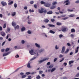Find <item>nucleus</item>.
I'll list each match as a JSON object with an SVG mask.
<instances>
[{
  "label": "nucleus",
  "instance_id": "1",
  "mask_svg": "<svg viewBox=\"0 0 79 79\" xmlns=\"http://www.w3.org/2000/svg\"><path fill=\"white\" fill-rule=\"evenodd\" d=\"M68 30V28L66 27H64L61 29L62 31L63 32H66Z\"/></svg>",
  "mask_w": 79,
  "mask_h": 79
},
{
  "label": "nucleus",
  "instance_id": "2",
  "mask_svg": "<svg viewBox=\"0 0 79 79\" xmlns=\"http://www.w3.org/2000/svg\"><path fill=\"white\" fill-rule=\"evenodd\" d=\"M29 53L30 55H35V52H34V50L32 49L31 51H29Z\"/></svg>",
  "mask_w": 79,
  "mask_h": 79
},
{
  "label": "nucleus",
  "instance_id": "3",
  "mask_svg": "<svg viewBox=\"0 0 79 79\" xmlns=\"http://www.w3.org/2000/svg\"><path fill=\"white\" fill-rule=\"evenodd\" d=\"M43 10H44V8H41L40 9H39L38 10V11L40 13H44Z\"/></svg>",
  "mask_w": 79,
  "mask_h": 79
},
{
  "label": "nucleus",
  "instance_id": "4",
  "mask_svg": "<svg viewBox=\"0 0 79 79\" xmlns=\"http://www.w3.org/2000/svg\"><path fill=\"white\" fill-rule=\"evenodd\" d=\"M8 2H9L8 3V5H11L13 3V1H11V0H9Z\"/></svg>",
  "mask_w": 79,
  "mask_h": 79
},
{
  "label": "nucleus",
  "instance_id": "5",
  "mask_svg": "<svg viewBox=\"0 0 79 79\" xmlns=\"http://www.w3.org/2000/svg\"><path fill=\"white\" fill-rule=\"evenodd\" d=\"M64 51H65V47L63 46L62 47V50L61 51V53H63L64 52Z\"/></svg>",
  "mask_w": 79,
  "mask_h": 79
},
{
  "label": "nucleus",
  "instance_id": "6",
  "mask_svg": "<svg viewBox=\"0 0 79 79\" xmlns=\"http://www.w3.org/2000/svg\"><path fill=\"white\" fill-rule=\"evenodd\" d=\"M1 35L2 36H3V37H5V36L6 35L4 31H1Z\"/></svg>",
  "mask_w": 79,
  "mask_h": 79
},
{
  "label": "nucleus",
  "instance_id": "7",
  "mask_svg": "<svg viewBox=\"0 0 79 79\" xmlns=\"http://www.w3.org/2000/svg\"><path fill=\"white\" fill-rule=\"evenodd\" d=\"M10 53H11V52H9L7 53L3 54V56H7V55H8L9 54H10Z\"/></svg>",
  "mask_w": 79,
  "mask_h": 79
},
{
  "label": "nucleus",
  "instance_id": "8",
  "mask_svg": "<svg viewBox=\"0 0 79 79\" xmlns=\"http://www.w3.org/2000/svg\"><path fill=\"white\" fill-rule=\"evenodd\" d=\"M66 3L65 5H69L70 4V2L69 1V0H67L64 2V3Z\"/></svg>",
  "mask_w": 79,
  "mask_h": 79
},
{
  "label": "nucleus",
  "instance_id": "9",
  "mask_svg": "<svg viewBox=\"0 0 79 79\" xmlns=\"http://www.w3.org/2000/svg\"><path fill=\"white\" fill-rule=\"evenodd\" d=\"M35 45L36 47H37L38 48H40V44H38L37 43H35Z\"/></svg>",
  "mask_w": 79,
  "mask_h": 79
},
{
  "label": "nucleus",
  "instance_id": "10",
  "mask_svg": "<svg viewBox=\"0 0 79 79\" xmlns=\"http://www.w3.org/2000/svg\"><path fill=\"white\" fill-rule=\"evenodd\" d=\"M31 64L30 63H28L27 64V67L28 68H31V66L30 65Z\"/></svg>",
  "mask_w": 79,
  "mask_h": 79
},
{
  "label": "nucleus",
  "instance_id": "11",
  "mask_svg": "<svg viewBox=\"0 0 79 79\" xmlns=\"http://www.w3.org/2000/svg\"><path fill=\"white\" fill-rule=\"evenodd\" d=\"M1 4H2L3 6H5V5H6V3L5 2H1Z\"/></svg>",
  "mask_w": 79,
  "mask_h": 79
},
{
  "label": "nucleus",
  "instance_id": "12",
  "mask_svg": "<svg viewBox=\"0 0 79 79\" xmlns=\"http://www.w3.org/2000/svg\"><path fill=\"white\" fill-rule=\"evenodd\" d=\"M48 26L49 27H55V25L52 24H48Z\"/></svg>",
  "mask_w": 79,
  "mask_h": 79
},
{
  "label": "nucleus",
  "instance_id": "13",
  "mask_svg": "<svg viewBox=\"0 0 79 79\" xmlns=\"http://www.w3.org/2000/svg\"><path fill=\"white\" fill-rule=\"evenodd\" d=\"M44 6H46V7H49V6H50V4L49 3L45 4Z\"/></svg>",
  "mask_w": 79,
  "mask_h": 79
},
{
  "label": "nucleus",
  "instance_id": "14",
  "mask_svg": "<svg viewBox=\"0 0 79 79\" xmlns=\"http://www.w3.org/2000/svg\"><path fill=\"white\" fill-rule=\"evenodd\" d=\"M44 49H40V50L39 51V53H42V52H44Z\"/></svg>",
  "mask_w": 79,
  "mask_h": 79
},
{
  "label": "nucleus",
  "instance_id": "15",
  "mask_svg": "<svg viewBox=\"0 0 79 79\" xmlns=\"http://www.w3.org/2000/svg\"><path fill=\"white\" fill-rule=\"evenodd\" d=\"M74 63V61L73 60L70 61L69 62V65H71V64H72V63Z\"/></svg>",
  "mask_w": 79,
  "mask_h": 79
},
{
  "label": "nucleus",
  "instance_id": "16",
  "mask_svg": "<svg viewBox=\"0 0 79 79\" xmlns=\"http://www.w3.org/2000/svg\"><path fill=\"white\" fill-rule=\"evenodd\" d=\"M56 70V68H52L51 69V73H52V72H53V71H54Z\"/></svg>",
  "mask_w": 79,
  "mask_h": 79
},
{
  "label": "nucleus",
  "instance_id": "17",
  "mask_svg": "<svg viewBox=\"0 0 79 79\" xmlns=\"http://www.w3.org/2000/svg\"><path fill=\"white\" fill-rule=\"evenodd\" d=\"M49 32H50V33H51V34H55V31H53L52 30H50L49 31Z\"/></svg>",
  "mask_w": 79,
  "mask_h": 79
},
{
  "label": "nucleus",
  "instance_id": "18",
  "mask_svg": "<svg viewBox=\"0 0 79 79\" xmlns=\"http://www.w3.org/2000/svg\"><path fill=\"white\" fill-rule=\"evenodd\" d=\"M12 25L13 26H15L16 25V23L15 22H12Z\"/></svg>",
  "mask_w": 79,
  "mask_h": 79
},
{
  "label": "nucleus",
  "instance_id": "19",
  "mask_svg": "<svg viewBox=\"0 0 79 79\" xmlns=\"http://www.w3.org/2000/svg\"><path fill=\"white\" fill-rule=\"evenodd\" d=\"M69 52V49H67L64 52L65 54H67Z\"/></svg>",
  "mask_w": 79,
  "mask_h": 79
},
{
  "label": "nucleus",
  "instance_id": "20",
  "mask_svg": "<svg viewBox=\"0 0 79 79\" xmlns=\"http://www.w3.org/2000/svg\"><path fill=\"white\" fill-rule=\"evenodd\" d=\"M35 58H37V57H34L30 59V61H32V60H34L35 59Z\"/></svg>",
  "mask_w": 79,
  "mask_h": 79
},
{
  "label": "nucleus",
  "instance_id": "21",
  "mask_svg": "<svg viewBox=\"0 0 79 79\" xmlns=\"http://www.w3.org/2000/svg\"><path fill=\"white\" fill-rule=\"evenodd\" d=\"M56 8V6H53L52 7H50L51 9H54V8Z\"/></svg>",
  "mask_w": 79,
  "mask_h": 79
},
{
  "label": "nucleus",
  "instance_id": "22",
  "mask_svg": "<svg viewBox=\"0 0 79 79\" xmlns=\"http://www.w3.org/2000/svg\"><path fill=\"white\" fill-rule=\"evenodd\" d=\"M17 29H19V26L17 25L15 27V29L16 30Z\"/></svg>",
  "mask_w": 79,
  "mask_h": 79
},
{
  "label": "nucleus",
  "instance_id": "23",
  "mask_svg": "<svg viewBox=\"0 0 79 79\" xmlns=\"http://www.w3.org/2000/svg\"><path fill=\"white\" fill-rule=\"evenodd\" d=\"M71 32H75V29L74 28H73L71 29Z\"/></svg>",
  "mask_w": 79,
  "mask_h": 79
},
{
  "label": "nucleus",
  "instance_id": "24",
  "mask_svg": "<svg viewBox=\"0 0 79 79\" xmlns=\"http://www.w3.org/2000/svg\"><path fill=\"white\" fill-rule=\"evenodd\" d=\"M48 21H49V20H48V19H44V22L45 23H48Z\"/></svg>",
  "mask_w": 79,
  "mask_h": 79
},
{
  "label": "nucleus",
  "instance_id": "25",
  "mask_svg": "<svg viewBox=\"0 0 79 79\" xmlns=\"http://www.w3.org/2000/svg\"><path fill=\"white\" fill-rule=\"evenodd\" d=\"M16 15V12H14L13 13H12V15L13 16H15Z\"/></svg>",
  "mask_w": 79,
  "mask_h": 79
},
{
  "label": "nucleus",
  "instance_id": "26",
  "mask_svg": "<svg viewBox=\"0 0 79 79\" xmlns=\"http://www.w3.org/2000/svg\"><path fill=\"white\" fill-rule=\"evenodd\" d=\"M9 50H10V48H7L5 50V52H8V51Z\"/></svg>",
  "mask_w": 79,
  "mask_h": 79
},
{
  "label": "nucleus",
  "instance_id": "27",
  "mask_svg": "<svg viewBox=\"0 0 79 79\" xmlns=\"http://www.w3.org/2000/svg\"><path fill=\"white\" fill-rule=\"evenodd\" d=\"M69 17H74V14H71L69 15Z\"/></svg>",
  "mask_w": 79,
  "mask_h": 79
},
{
  "label": "nucleus",
  "instance_id": "28",
  "mask_svg": "<svg viewBox=\"0 0 79 79\" xmlns=\"http://www.w3.org/2000/svg\"><path fill=\"white\" fill-rule=\"evenodd\" d=\"M61 25V23H60V22H57L56 23V25L57 26H60V25Z\"/></svg>",
  "mask_w": 79,
  "mask_h": 79
},
{
  "label": "nucleus",
  "instance_id": "29",
  "mask_svg": "<svg viewBox=\"0 0 79 79\" xmlns=\"http://www.w3.org/2000/svg\"><path fill=\"white\" fill-rule=\"evenodd\" d=\"M40 3L41 4H44V6H45V4H46L45 2H44L43 1H41Z\"/></svg>",
  "mask_w": 79,
  "mask_h": 79
},
{
  "label": "nucleus",
  "instance_id": "30",
  "mask_svg": "<svg viewBox=\"0 0 79 79\" xmlns=\"http://www.w3.org/2000/svg\"><path fill=\"white\" fill-rule=\"evenodd\" d=\"M25 30H26V28L24 27H23L21 29L22 31H25Z\"/></svg>",
  "mask_w": 79,
  "mask_h": 79
},
{
  "label": "nucleus",
  "instance_id": "31",
  "mask_svg": "<svg viewBox=\"0 0 79 79\" xmlns=\"http://www.w3.org/2000/svg\"><path fill=\"white\" fill-rule=\"evenodd\" d=\"M68 11L69 12H73V10H70V9H68Z\"/></svg>",
  "mask_w": 79,
  "mask_h": 79
},
{
  "label": "nucleus",
  "instance_id": "32",
  "mask_svg": "<svg viewBox=\"0 0 79 79\" xmlns=\"http://www.w3.org/2000/svg\"><path fill=\"white\" fill-rule=\"evenodd\" d=\"M6 23H5L3 25V28L4 29H5L6 28Z\"/></svg>",
  "mask_w": 79,
  "mask_h": 79
},
{
  "label": "nucleus",
  "instance_id": "33",
  "mask_svg": "<svg viewBox=\"0 0 79 79\" xmlns=\"http://www.w3.org/2000/svg\"><path fill=\"white\" fill-rule=\"evenodd\" d=\"M39 73L40 74H42V73H43V71L40 70L39 71Z\"/></svg>",
  "mask_w": 79,
  "mask_h": 79
},
{
  "label": "nucleus",
  "instance_id": "34",
  "mask_svg": "<svg viewBox=\"0 0 79 79\" xmlns=\"http://www.w3.org/2000/svg\"><path fill=\"white\" fill-rule=\"evenodd\" d=\"M47 14H52L53 12L52 11H49L47 13Z\"/></svg>",
  "mask_w": 79,
  "mask_h": 79
},
{
  "label": "nucleus",
  "instance_id": "35",
  "mask_svg": "<svg viewBox=\"0 0 79 79\" xmlns=\"http://www.w3.org/2000/svg\"><path fill=\"white\" fill-rule=\"evenodd\" d=\"M36 73L37 72L36 71L33 72L31 73V74L32 75H33L34 74H36Z\"/></svg>",
  "mask_w": 79,
  "mask_h": 79
},
{
  "label": "nucleus",
  "instance_id": "36",
  "mask_svg": "<svg viewBox=\"0 0 79 79\" xmlns=\"http://www.w3.org/2000/svg\"><path fill=\"white\" fill-rule=\"evenodd\" d=\"M36 79H39L40 78V77L39 76V75H38L37 77H36Z\"/></svg>",
  "mask_w": 79,
  "mask_h": 79
},
{
  "label": "nucleus",
  "instance_id": "37",
  "mask_svg": "<svg viewBox=\"0 0 79 79\" xmlns=\"http://www.w3.org/2000/svg\"><path fill=\"white\" fill-rule=\"evenodd\" d=\"M55 48L56 49V50H58V49L59 48L57 45H56L55 47Z\"/></svg>",
  "mask_w": 79,
  "mask_h": 79
},
{
  "label": "nucleus",
  "instance_id": "38",
  "mask_svg": "<svg viewBox=\"0 0 79 79\" xmlns=\"http://www.w3.org/2000/svg\"><path fill=\"white\" fill-rule=\"evenodd\" d=\"M48 59H49V58L47 57V58H45L43 59V60H44V61H46V60H48Z\"/></svg>",
  "mask_w": 79,
  "mask_h": 79
},
{
  "label": "nucleus",
  "instance_id": "39",
  "mask_svg": "<svg viewBox=\"0 0 79 79\" xmlns=\"http://www.w3.org/2000/svg\"><path fill=\"white\" fill-rule=\"evenodd\" d=\"M64 56L63 55H62L61 54H60L59 56V58H62V57H63V56Z\"/></svg>",
  "mask_w": 79,
  "mask_h": 79
},
{
  "label": "nucleus",
  "instance_id": "40",
  "mask_svg": "<svg viewBox=\"0 0 79 79\" xmlns=\"http://www.w3.org/2000/svg\"><path fill=\"white\" fill-rule=\"evenodd\" d=\"M57 3V2H53L52 3V5H56Z\"/></svg>",
  "mask_w": 79,
  "mask_h": 79
},
{
  "label": "nucleus",
  "instance_id": "41",
  "mask_svg": "<svg viewBox=\"0 0 79 79\" xmlns=\"http://www.w3.org/2000/svg\"><path fill=\"white\" fill-rule=\"evenodd\" d=\"M21 43L22 44H24L25 43V41L24 40H22Z\"/></svg>",
  "mask_w": 79,
  "mask_h": 79
},
{
  "label": "nucleus",
  "instance_id": "42",
  "mask_svg": "<svg viewBox=\"0 0 79 79\" xmlns=\"http://www.w3.org/2000/svg\"><path fill=\"white\" fill-rule=\"evenodd\" d=\"M14 7L15 8H16L17 7V4L16 3H15L14 4Z\"/></svg>",
  "mask_w": 79,
  "mask_h": 79
},
{
  "label": "nucleus",
  "instance_id": "43",
  "mask_svg": "<svg viewBox=\"0 0 79 79\" xmlns=\"http://www.w3.org/2000/svg\"><path fill=\"white\" fill-rule=\"evenodd\" d=\"M27 76L26 75H24L22 76V78H24L25 77H26Z\"/></svg>",
  "mask_w": 79,
  "mask_h": 79
},
{
  "label": "nucleus",
  "instance_id": "44",
  "mask_svg": "<svg viewBox=\"0 0 79 79\" xmlns=\"http://www.w3.org/2000/svg\"><path fill=\"white\" fill-rule=\"evenodd\" d=\"M26 74H27V75H29V74H31V73L27 72L26 73Z\"/></svg>",
  "mask_w": 79,
  "mask_h": 79
},
{
  "label": "nucleus",
  "instance_id": "45",
  "mask_svg": "<svg viewBox=\"0 0 79 79\" xmlns=\"http://www.w3.org/2000/svg\"><path fill=\"white\" fill-rule=\"evenodd\" d=\"M44 59L40 60L39 62L40 63H42V62H44Z\"/></svg>",
  "mask_w": 79,
  "mask_h": 79
},
{
  "label": "nucleus",
  "instance_id": "46",
  "mask_svg": "<svg viewBox=\"0 0 79 79\" xmlns=\"http://www.w3.org/2000/svg\"><path fill=\"white\" fill-rule=\"evenodd\" d=\"M59 37L60 38V39H61L62 37H63V35L61 34L59 35Z\"/></svg>",
  "mask_w": 79,
  "mask_h": 79
},
{
  "label": "nucleus",
  "instance_id": "47",
  "mask_svg": "<svg viewBox=\"0 0 79 79\" xmlns=\"http://www.w3.org/2000/svg\"><path fill=\"white\" fill-rule=\"evenodd\" d=\"M53 65H50L49 66V68H53Z\"/></svg>",
  "mask_w": 79,
  "mask_h": 79
},
{
  "label": "nucleus",
  "instance_id": "48",
  "mask_svg": "<svg viewBox=\"0 0 79 79\" xmlns=\"http://www.w3.org/2000/svg\"><path fill=\"white\" fill-rule=\"evenodd\" d=\"M27 33L28 34H31V31L29 30L27 31Z\"/></svg>",
  "mask_w": 79,
  "mask_h": 79
},
{
  "label": "nucleus",
  "instance_id": "49",
  "mask_svg": "<svg viewBox=\"0 0 79 79\" xmlns=\"http://www.w3.org/2000/svg\"><path fill=\"white\" fill-rule=\"evenodd\" d=\"M24 10H27V7L26 6H25L24 7Z\"/></svg>",
  "mask_w": 79,
  "mask_h": 79
},
{
  "label": "nucleus",
  "instance_id": "50",
  "mask_svg": "<svg viewBox=\"0 0 79 79\" xmlns=\"http://www.w3.org/2000/svg\"><path fill=\"white\" fill-rule=\"evenodd\" d=\"M67 45L69 46V47H71V44L69 43H67Z\"/></svg>",
  "mask_w": 79,
  "mask_h": 79
},
{
  "label": "nucleus",
  "instance_id": "51",
  "mask_svg": "<svg viewBox=\"0 0 79 79\" xmlns=\"http://www.w3.org/2000/svg\"><path fill=\"white\" fill-rule=\"evenodd\" d=\"M34 7L35 8H37V5L36 4H35L34 5Z\"/></svg>",
  "mask_w": 79,
  "mask_h": 79
},
{
  "label": "nucleus",
  "instance_id": "52",
  "mask_svg": "<svg viewBox=\"0 0 79 79\" xmlns=\"http://www.w3.org/2000/svg\"><path fill=\"white\" fill-rule=\"evenodd\" d=\"M68 18L66 17H65L64 18L62 19H64V20H65V19H68Z\"/></svg>",
  "mask_w": 79,
  "mask_h": 79
},
{
  "label": "nucleus",
  "instance_id": "53",
  "mask_svg": "<svg viewBox=\"0 0 79 79\" xmlns=\"http://www.w3.org/2000/svg\"><path fill=\"white\" fill-rule=\"evenodd\" d=\"M64 58H62V59L61 60H60V62H61L62 61H63V60H64Z\"/></svg>",
  "mask_w": 79,
  "mask_h": 79
},
{
  "label": "nucleus",
  "instance_id": "54",
  "mask_svg": "<svg viewBox=\"0 0 79 79\" xmlns=\"http://www.w3.org/2000/svg\"><path fill=\"white\" fill-rule=\"evenodd\" d=\"M28 78L26 79H31V76H29L28 77Z\"/></svg>",
  "mask_w": 79,
  "mask_h": 79
},
{
  "label": "nucleus",
  "instance_id": "55",
  "mask_svg": "<svg viewBox=\"0 0 79 79\" xmlns=\"http://www.w3.org/2000/svg\"><path fill=\"white\" fill-rule=\"evenodd\" d=\"M76 3H79V0L76 1L75 2Z\"/></svg>",
  "mask_w": 79,
  "mask_h": 79
},
{
  "label": "nucleus",
  "instance_id": "56",
  "mask_svg": "<svg viewBox=\"0 0 79 79\" xmlns=\"http://www.w3.org/2000/svg\"><path fill=\"white\" fill-rule=\"evenodd\" d=\"M30 4H33L34 3V1H32L30 2Z\"/></svg>",
  "mask_w": 79,
  "mask_h": 79
},
{
  "label": "nucleus",
  "instance_id": "57",
  "mask_svg": "<svg viewBox=\"0 0 79 79\" xmlns=\"http://www.w3.org/2000/svg\"><path fill=\"white\" fill-rule=\"evenodd\" d=\"M51 21L52 22H54V21H55V19H51Z\"/></svg>",
  "mask_w": 79,
  "mask_h": 79
},
{
  "label": "nucleus",
  "instance_id": "58",
  "mask_svg": "<svg viewBox=\"0 0 79 79\" xmlns=\"http://www.w3.org/2000/svg\"><path fill=\"white\" fill-rule=\"evenodd\" d=\"M76 77H79V73H78L76 76Z\"/></svg>",
  "mask_w": 79,
  "mask_h": 79
},
{
  "label": "nucleus",
  "instance_id": "59",
  "mask_svg": "<svg viewBox=\"0 0 79 79\" xmlns=\"http://www.w3.org/2000/svg\"><path fill=\"white\" fill-rule=\"evenodd\" d=\"M47 65H50V62H48L47 64Z\"/></svg>",
  "mask_w": 79,
  "mask_h": 79
},
{
  "label": "nucleus",
  "instance_id": "60",
  "mask_svg": "<svg viewBox=\"0 0 79 79\" xmlns=\"http://www.w3.org/2000/svg\"><path fill=\"white\" fill-rule=\"evenodd\" d=\"M4 51H5L4 49H1L2 52H4Z\"/></svg>",
  "mask_w": 79,
  "mask_h": 79
},
{
  "label": "nucleus",
  "instance_id": "61",
  "mask_svg": "<svg viewBox=\"0 0 79 79\" xmlns=\"http://www.w3.org/2000/svg\"><path fill=\"white\" fill-rule=\"evenodd\" d=\"M56 60H57V58H55L54 60V62H55V61H56Z\"/></svg>",
  "mask_w": 79,
  "mask_h": 79
},
{
  "label": "nucleus",
  "instance_id": "62",
  "mask_svg": "<svg viewBox=\"0 0 79 79\" xmlns=\"http://www.w3.org/2000/svg\"><path fill=\"white\" fill-rule=\"evenodd\" d=\"M28 12H29V11H28V10H27L25 11V14L27 15V14L28 13Z\"/></svg>",
  "mask_w": 79,
  "mask_h": 79
},
{
  "label": "nucleus",
  "instance_id": "63",
  "mask_svg": "<svg viewBox=\"0 0 79 79\" xmlns=\"http://www.w3.org/2000/svg\"><path fill=\"white\" fill-rule=\"evenodd\" d=\"M78 51H79V50L77 49L75 51V53H77L78 52Z\"/></svg>",
  "mask_w": 79,
  "mask_h": 79
},
{
  "label": "nucleus",
  "instance_id": "64",
  "mask_svg": "<svg viewBox=\"0 0 79 79\" xmlns=\"http://www.w3.org/2000/svg\"><path fill=\"white\" fill-rule=\"evenodd\" d=\"M0 31H2V27H0Z\"/></svg>",
  "mask_w": 79,
  "mask_h": 79
}]
</instances>
